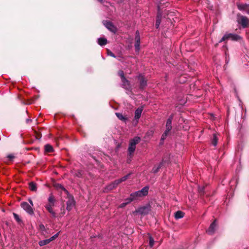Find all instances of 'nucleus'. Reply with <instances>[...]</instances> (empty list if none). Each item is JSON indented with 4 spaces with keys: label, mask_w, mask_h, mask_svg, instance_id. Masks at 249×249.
<instances>
[{
    "label": "nucleus",
    "mask_w": 249,
    "mask_h": 249,
    "mask_svg": "<svg viewBox=\"0 0 249 249\" xmlns=\"http://www.w3.org/2000/svg\"><path fill=\"white\" fill-rule=\"evenodd\" d=\"M21 207L25 211L28 213L30 215H33L34 213V210L30 204L26 202H23L20 204Z\"/></svg>",
    "instance_id": "nucleus-4"
},
{
    "label": "nucleus",
    "mask_w": 249,
    "mask_h": 249,
    "mask_svg": "<svg viewBox=\"0 0 249 249\" xmlns=\"http://www.w3.org/2000/svg\"><path fill=\"white\" fill-rule=\"evenodd\" d=\"M148 187H145L143 188L141 190H140V192H141L142 195V196H145L147 195L148 192Z\"/></svg>",
    "instance_id": "nucleus-24"
},
{
    "label": "nucleus",
    "mask_w": 249,
    "mask_h": 249,
    "mask_svg": "<svg viewBox=\"0 0 249 249\" xmlns=\"http://www.w3.org/2000/svg\"><path fill=\"white\" fill-rule=\"evenodd\" d=\"M240 36L236 34H226L224 35V36L222 37V38L220 39L219 41V42H221L222 41H224L226 40L231 39L232 40H238L240 39Z\"/></svg>",
    "instance_id": "nucleus-3"
},
{
    "label": "nucleus",
    "mask_w": 249,
    "mask_h": 249,
    "mask_svg": "<svg viewBox=\"0 0 249 249\" xmlns=\"http://www.w3.org/2000/svg\"><path fill=\"white\" fill-rule=\"evenodd\" d=\"M10 160H12L14 158V156L13 155H9L7 157Z\"/></svg>",
    "instance_id": "nucleus-39"
},
{
    "label": "nucleus",
    "mask_w": 249,
    "mask_h": 249,
    "mask_svg": "<svg viewBox=\"0 0 249 249\" xmlns=\"http://www.w3.org/2000/svg\"><path fill=\"white\" fill-rule=\"evenodd\" d=\"M140 141V138L136 137L130 141L128 149V154L131 157L136 149V145Z\"/></svg>",
    "instance_id": "nucleus-1"
},
{
    "label": "nucleus",
    "mask_w": 249,
    "mask_h": 249,
    "mask_svg": "<svg viewBox=\"0 0 249 249\" xmlns=\"http://www.w3.org/2000/svg\"><path fill=\"white\" fill-rule=\"evenodd\" d=\"M135 49L137 52H139L140 50V36L139 34V32L138 31H137L136 33V36H135Z\"/></svg>",
    "instance_id": "nucleus-8"
},
{
    "label": "nucleus",
    "mask_w": 249,
    "mask_h": 249,
    "mask_svg": "<svg viewBox=\"0 0 249 249\" xmlns=\"http://www.w3.org/2000/svg\"><path fill=\"white\" fill-rule=\"evenodd\" d=\"M160 168V165L158 167H156V166L154 167L152 169L153 172L154 173H157L159 171V170Z\"/></svg>",
    "instance_id": "nucleus-36"
},
{
    "label": "nucleus",
    "mask_w": 249,
    "mask_h": 249,
    "mask_svg": "<svg viewBox=\"0 0 249 249\" xmlns=\"http://www.w3.org/2000/svg\"><path fill=\"white\" fill-rule=\"evenodd\" d=\"M238 8L240 10H243L249 14V5L246 4H239L237 5Z\"/></svg>",
    "instance_id": "nucleus-14"
},
{
    "label": "nucleus",
    "mask_w": 249,
    "mask_h": 249,
    "mask_svg": "<svg viewBox=\"0 0 249 249\" xmlns=\"http://www.w3.org/2000/svg\"><path fill=\"white\" fill-rule=\"evenodd\" d=\"M184 214L182 212L178 211L175 213V217L177 219H178L182 218L184 216Z\"/></svg>",
    "instance_id": "nucleus-21"
},
{
    "label": "nucleus",
    "mask_w": 249,
    "mask_h": 249,
    "mask_svg": "<svg viewBox=\"0 0 249 249\" xmlns=\"http://www.w3.org/2000/svg\"><path fill=\"white\" fill-rule=\"evenodd\" d=\"M59 235V232L56 233L55 235L51 237L50 238L48 239L49 242H51V241L54 240L55 239H56Z\"/></svg>",
    "instance_id": "nucleus-32"
},
{
    "label": "nucleus",
    "mask_w": 249,
    "mask_h": 249,
    "mask_svg": "<svg viewBox=\"0 0 249 249\" xmlns=\"http://www.w3.org/2000/svg\"><path fill=\"white\" fill-rule=\"evenodd\" d=\"M98 44L101 45H105L107 43V40L105 38L100 37L98 39Z\"/></svg>",
    "instance_id": "nucleus-22"
},
{
    "label": "nucleus",
    "mask_w": 249,
    "mask_h": 249,
    "mask_svg": "<svg viewBox=\"0 0 249 249\" xmlns=\"http://www.w3.org/2000/svg\"><path fill=\"white\" fill-rule=\"evenodd\" d=\"M107 54L113 57H115V55L109 50H107Z\"/></svg>",
    "instance_id": "nucleus-37"
},
{
    "label": "nucleus",
    "mask_w": 249,
    "mask_h": 249,
    "mask_svg": "<svg viewBox=\"0 0 249 249\" xmlns=\"http://www.w3.org/2000/svg\"><path fill=\"white\" fill-rule=\"evenodd\" d=\"M104 24L110 31L114 33L116 32V27L111 22L106 21L104 23Z\"/></svg>",
    "instance_id": "nucleus-7"
},
{
    "label": "nucleus",
    "mask_w": 249,
    "mask_h": 249,
    "mask_svg": "<svg viewBox=\"0 0 249 249\" xmlns=\"http://www.w3.org/2000/svg\"><path fill=\"white\" fill-rule=\"evenodd\" d=\"M54 205H51L49 204H47L45 207L46 209V210L48 211V212L52 215L53 217H56V213L54 212V211H53V207Z\"/></svg>",
    "instance_id": "nucleus-12"
},
{
    "label": "nucleus",
    "mask_w": 249,
    "mask_h": 249,
    "mask_svg": "<svg viewBox=\"0 0 249 249\" xmlns=\"http://www.w3.org/2000/svg\"><path fill=\"white\" fill-rule=\"evenodd\" d=\"M150 211L149 206H146L141 207L136 211V213H138L141 214L145 215L147 214Z\"/></svg>",
    "instance_id": "nucleus-9"
},
{
    "label": "nucleus",
    "mask_w": 249,
    "mask_h": 249,
    "mask_svg": "<svg viewBox=\"0 0 249 249\" xmlns=\"http://www.w3.org/2000/svg\"><path fill=\"white\" fill-rule=\"evenodd\" d=\"M142 195L141 192H140V191H138L137 192H136L133 194H132L130 196V198H133V200L136 199V198L137 197H142Z\"/></svg>",
    "instance_id": "nucleus-18"
},
{
    "label": "nucleus",
    "mask_w": 249,
    "mask_h": 249,
    "mask_svg": "<svg viewBox=\"0 0 249 249\" xmlns=\"http://www.w3.org/2000/svg\"><path fill=\"white\" fill-rule=\"evenodd\" d=\"M133 200V198H130L129 197V198L127 199L126 200V202H124L123 203H122L119 207L120 208H123L124 207H125L127 204H129V203H130L131 201H132Z\"/></svg>",
    "instance_id": "nucleus-25"
},
{
    "label": "nucleus",
    "mask_w": 249,
    "mask_h": 249,
    "mask_svg": "<svg viewBox=\"0 0 249 249\" xmlns=\"http://www.w3.org/2000/svg\"><path fill=\"white\" fill-rule=\"evenodd\" d=\"M115 114L118 119L121 121H125L127 119V118L124 116L122 113L117 112Z\"/></svg>",
    "instance_id": "nucleus-23"
},
{
    "label": "nucleus",
    "mask_w": 249,
    "mask_h": 249,
    "mask_svg": "<svg viewBox=\"0 0 249 249\" xmlns=\"http://www.w3.org/2000/svg\"><path fill=\"white\" fill-rule=\"evenodd\" d=\"M68 200L67 202V210L69 211H71L75 205V201L73 197L69 194H67Z\"/></svg>",
    "instance_id": "nucleus-5"
},
{
    "label": "nucleus",
    "mask_w": 249,
    "mask_h": 249,
    "mask_svg": "<svg viewBox=\"0 0 249 249\" xmlns=\"http://www.w3.org/2000/svg\"><path fill=\"white\" fill-rule=\"evenodd\" d=\"M138 80L140 81V87L141 89H143L147 85V81L143 76L140 75L138 76Z\"/></svg>",
    "instance_id": "nucleus-10"
},
{
    "label": "nucleus",
    "mask_w": 249,
    "mask_h": 249,
    "mask_svg": "<svg viewBox=\"0 0 249 249\" xmlns=\"http://www.w3.org/2000/svg\"><path fill=\"white\" fill-rule=\"evenodd\" d=\"M121 56H119V60L122 61V60H121Z\"/></svg>",
    "instance_id": "nucleus-43"
},
{
    "label": "nucleus",
    "mask_w": 249,
    "mask_h": 249,
    "mask_svg": "<svg viewBox=\"0 0 249 249\" xmlns=\"http://www.w3.org/2000/svg\"><path fill=\"white\" fill-rule=\"evenodd\" d=\"M123 86L126 89H128L130 88V82L125 78L122 80Z\"/></svg>",
    "instance_id": "nucleus-16"
},
{
    "label": "nucleus",
    "mask_w": 249,
    "mask_h": 249,
    "mask_svg": "<svg viewBox=\"0 0 249 249\" xmlns=\"http://www.w3.org/2000/svg\"><path fill=\"white\" fill-rule=\"evenodd\" d=\"M154 243V240L152 237H149V246L150 247H152Z\"/></svg>",
    "instance_id": "nucleus-35"
},
{
    "label": "nucleus",
    "mask_w": 249,
    "mask_h": 249,
    "mask_svg": "<svg viewBox=\"0 0 249 249\" xmlns=\"http://www.w3.org/2000/svg\"><path fill=\"white\" fill-rule=\"evenodd\" d=\"M49 243H50L48 239H45V240L40 241L38 242V244L40 246H44V245H46L49 244Z\"/></svg>",
    "instance_id": "nucleus-28"
},
{
    "label": "nucleus",
    "mask_w": 249,
    "mask_h": 249,
    "mask_svg": "<svg viewBox=\"0 0 249 249\" xmlns=\"http://www.w3.org/2000/svg\"><path fill=\"white\" fill-rule=\"evenodd\" d=\"M172 119H173V116H171L167 120L166 124L165 131L163 133V134L162 135L161 137V141H164L166 138L167 136L169 134L170 131L171 130L172 128Z\"/></svg>",
    "instance_id": "nucleus-2"
},
{
    "label": "nucleus",
    "mask_w": 249,
    "mask_h": 249,
    "mask_svg": "<svg viewBox=\"0 0 249 249\" xmlns=\"http://www.w3.org/2000/svg\"><path fill=\"white\" fill-rule=\"evenodd\" d=\"M28 201H29V202H30V204H31L30 205H31V206H32V207H33V205H34V204H33V201H32V199H30V198H29V199H28Z\"/></svg>",
    "instance_id": "nucleus-40"
},
{
    "label": "nucleus",
    "mask_w": 249,
    "mask_h": 249,
    "mask_svg": "<svg viewBox=\"0 0 249 249\" xmlns=\"http://www.w3.org/2000/svg\"><path fill=\"white\" fill-rule=\"evenodd\" d=\"M130 175V174H128V175L122 177V178H121L120 179H117V181H119L118 182L120 184L122 182H123V181H124L125 180H126L129 177Z\"/></svg>",
    "instance_id": "nucleus-27"
},
{
    "label": "nucleus",
    "mask_w": 249,
    "mask_h": 249,
    "mask_svg": "<svg viewBox=\"0 0 249 249\" xmlns=\"http://www.w3.org/2000/svg\"><path fill=\"white\" fill-rule=\"evenodd\" d=\"M39 230L43 233L44 231H46V228L45 226L43 224H40L39 226Z\"/></svg>",
    "instance_id": "nucleus-33"
},
{
    "label": "nucleus",
    "mask_w": 249,
    "mask_h": 249,
    "mask_svg": "<svg viewBox=\"0 0 249 249\" xmlns=\"http://www.w3.org/2000/svg\"><path fill=\"white\" fill-rule=\"evenodd\" d=\"M29 188L32 191L36 192L37 190V186L36 183L31 182L29 183Z\"/></svg>",
    "instance_id": "nucleus-19"
},
{
    "label": "nucleus",
    "mask_w": 249,
    "mask_h": 249,
    "mask_svg": "<svg viewBox=\"0 0 249 249\" xmlns=\"http://www.w3.org/2000/svg\"><path fill=\"white\" fill-rule=\"evenodd\" d=\"M55 186L57 189L64 191L67 194H69L68 191L61 184H57Z\"/></svg>",
    "instance_id": "nucleus-29"
},
{
    "label": "nucleus",
    "mask_w": 249,
    "mask_h": 249,
    "mask_svg": "<svg viewBox=\"0 0 249 249\" xmlns=\"http://www.w3.org/2000/svg\"><path fill=\"white\" fill-rule=\"evenodd\" d=\"M217 137L216 134H213V138L212 140V144L213 146H216L217 143Z\"/></svg>",
    "instance_id": "nucleus-26"
},
{
    "label": "nucleus",
    "mask_w": 249,
    "mask_h": 249,
    "mask_svg": "<svg viewBox=\"0 0 249 249\" xmlns=\"http://www.w3.org/2000/svg\"><path fill=\"white\" fill-rule=\"evenodd\" d=\"M13 216H14L15 219L16 220V221L18 223H20L21 222V220L19 218V216L18 214H17V213H13Z\"/></svg>",
    "instance_id": "nucleus-31"
},
{
    "label": "nucleus",
    "mask_w": 249,
    "mask_h": 249,
    "mask_svg": "<svg viewBox=\"0 0 249 249\" xmlns=\"http://www.w3.org/2000/svg\"><path fill=\"white\" fill-rule=\"evenodd\" d=\"M64 213H65V212H64H64H63V213H62V215H60V216H62V215H63L64 214Z\"/></svg>",
    "instance_id": "nucleus-44"
},
{
    "label": "nucleus",
    "mask_w": 249,
    "mask_h": 249,
    "mask_svg": "<svg viewBox=\"0 0 249 249\" xmlns=\"http://www.w3.org/2000/svg\"><path fill=\"white\" fill-rule=\"evenodd\" d=\"M161 18V15L160 14L158 13V14L157 16L156 21V24H155V26H156V28H159L160 24V23Z\"/></svg>",
    "instance_id": "nucleus-20"
},
{
    "label": "nucleus",
    "mask_w": 249,
    "mask_h": 249,
    "mask_svg": "<svg viewBox=\"0 0 249 249\" xmlns=\"http://www.w3.org/2000/svg\"><path fill=\"white\" fill-rule=\"evenodd\" d=\"M205 187L204 186L202 187H198V190L200 192H203L204 191Z\"/></svg>",
    "instance_id": "nucleus-38"
},
{
    "label": "nucleus",
    "mask_w": 249,
    "mask_h": 249,
    "mask_svg": "<svg viewBox=\"0 0 249 249\" xmlns=\"http://www.w3.org/2000/svg\"><path fill=\"white\" fill-rule=\"evenodd\" d=\"M216 227V221L215 220L211 224L210 227L207 231V232L209 234H213L215 231V229Z\"/></svg>",
    "instance_id": "nucleus-13"
},
{
    "label": "nucleus",
    "mask_w": 249,
    "mask_h": 249,
    "mask_svg": "<svg viewBox=\"0 0 249 249\" xmlns=\"http://www.w3.org/2000/svg\"><path fill=\"white\" fill-rule=\"evenodd\" d=\"M237 20L238 23L241 24L244 28L246 27L249 22V19L247 17L243 16H239Z\"/></svg>",
    "instance_id": "nucleus-6"
},
{
    "label": "nucleus",
    "mask_w": 249,
    "mask_h": 249,
    "mask_svg": "<svg viewBox=\"0 0 249 249\" xmlns=\"http://www.w3.org/2000/svg\"><path fill=\"white\" fill-rule=\"evenodd\" d=\"M118 182L119 181H117V180H115L107 186V190H111L115 188L118 186V185L119 184Z\"/></svg>",
    "instance_id": "nucleus-15"
},
{
    "label": "nucleus",
    "mask_w": 249,
    "mask_h": 249,
    "mask_svg": "<svg viewBox=\"0 0 249 249\" xmlns=\"http://www.w3.org/2000/svg\"><path fill=\"white\" fill-rule=\"evenodd\" d=\"M118 75L121 77V80L124 79L125 78L124 76V73L123 71H118Z\"/></svg>",
    "instance_id": "nucleus-34"
},
{
    "label": "nucleus",
    "mask_w": 249,
    "mask_h": 249,
    "mask_svg": "<svg viewBox=\"0 0 249 249\" xmlns=\"http://www.w3.org/2000/svg\"><path fill=\"white\" fill-rule=\"evenodd\" d=\"M48 203L51 205H54L55 199L53 194H51L48 198Z\"/></svg>",
    "instance_id": "nucleus-17"
},
{
    "label": "nucleus",
    "mask_w": 249,
    "mask_h": 249,
    "mask_svg": "<svg viewBox=\"0 0 249 249\" xmlns=\"http://www.w3.org/2000/svg\"><path fill=\"white\" fill-rule=\"evenodd\" d=\"M153 132L152 131H150L149 132H148L147 133V135H153Z\"/></svg>",
    "instance_id": "nucleus-41"
},
{
    "label": "nucleus",
    "mask_w": 249,
    "mask_h": 249,
    "mask_svg": "<svg viewBox=\"0 0 249 249\" xmlns=\"http://www.w3.org/2000/svg\"><path fill=\"white\" fill-rule=\"evenodd\" d=\"M31 121V120L30 119H27V120H26V122H27V123H28L30 122Z\"/></svg>",
    "instance_id": "nucleus-42"
},
{
    "label": "nucleus",
    "mask_w": 249,
    "mask_h": 249,
    "mask_svg": "<svg viewBox=\"0 0 249 249\" xmlns=\"http://www.w3.org/2000/svg\"><path fill=\"white\" fill-rule=\"evenodd\" d=\"M53 147L50 144H46L45 146V150L47 152H51L53 151Z\"/></svg>",
    "instance_id": "nucleus-30"
},
{
    "label": "nucleus",
    "mask_w": 249,
    "mask_h": 249,
    "mask_svg": "<svg viewBox=\"0 0 249 249\" xmlns=\"http://www.w3.org/2000/svg\"><path fill=\"white\" fill-rule=\"evenodd\" d=\"M143 107H142L138 108L135 112V119L136 120L135 124H137L138 122V120L141 117Z\"/></svg>",
    "instance_id": "nucleus-11"
}]
</instances>
